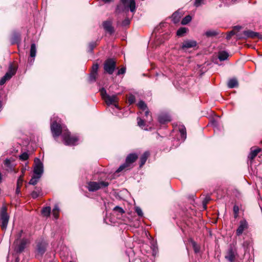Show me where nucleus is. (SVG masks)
<instances>
[{
    "mask_svg": "<svg viewBox=\"0 0 262 262\" xmlns=\"http://www.w3.org/2000/svg\"><path fill=\"white\" fill-rule=\"evenodd\" d=\"M27 240L26 239H22L19 244L17 245L15 247V250L17 253L22 252L26 248Z\"/></svg>",
    "mask_w": 262,
    "mask_h": 262,
    "instance_id": "nucleus-18",
    "label": "nucleus"
},
{
    "mask_svg": "<svg viewBox=\"0 0 262 262\" xmlns=\"http://www.w3.org/2000/svg\"><path fill=\"white\" fill-rule=\"evenodd\" d=\"M9 220V216L7 212V208L6 206H3L1 209V220L2 223L1 227L3 230L7 229Z\"/></svg>",
    "mask_w": 262,
    "mask_h": 262,
    "instance_id": "nucleus-7",
    "label": "nucleus"
},
{
    "mask_svg": "<svg viewBox=\"0 0 262 262\" xmlns=\"http://www.w3.org/2000/svg\"><path fill=\"white\" fill-rule=\"evenodd\" d=\"M35 165L34 168V174L35 176L41 177L43 173V164L38 158H35L34 160Z\"/></svg>",
    "mask_w": 262,
    "mask_h": 262,
    "instance_id": "nucleus-11",
    "label": "nucleus"
},
{
    "mask_svg": "<svg viewBox=\"0 0 262 262\" xmlns=\"http://www.w3.org/2000/svg\"><path fill=\"white\" fill-rule=\"evenodd\" d=\"M236 252L232 248H230L225 257L230 262H234L235 258Z\"/></svg>",
    "mask_w": 262,
    "mask_h": 262,
    "instance_id": "nucleus-20",
    "label": "nucleus"
},
{
    "mask_svg": "<svg viewBox=\"0 0 262 262\" xmlns=\"http://www.w3.org/2000/svg\"><path fill=\"white\" fill-rule=\"evenodd\" d=\"M11 43L15 44L18 43L20 40V35L18 32H14L11 37Z\"/></svg>",
    "mask_w": 262,
    "mask_h": 262,
    "instance_id": "nucleus-26",
    "label": "nucleus"
},
{
    "mask_svg": "<svg viewBox=\"0 0 262 262\" xmlns=\"http://www.w3.org/2000/svg\"><path fill=\"white\" fill-rule=\"evenodd\" d=\"M99 92H100L102 99L107 105H114L115 107L119 108V106L117 104L119 98H118L117 94L112 95L108 94L104 87L100 88L99 89Z\"/></svg>",
    "mask_w": 262,
    "mask_h": 262,
    "instance_id": "nucleus-1",
    "label": "nucleus"
},
{
    "mask_svg": "<svg viewBox=\"0 0 262 262\" xmlns=\"http://www.w3.org/2000/svg\"><path fill=\"white\" fill-rule=\"evenodd\" d=\"M40 178V176L34 175L30 180L29 184L33 185H36Z\"/></svg>",
    "mask_w": 262,
    "mask_h": 262,
    "instance_id": "nucleus-30",
    "label": "nucleus"
},
{
    "mask_svg": "<svg viewBox=\"0 0 262 262\" xmlns=\"http://www.w3.org/2000/svg\"><path fill=\"white\" fill-rule=\"evenodd\" d=\"M118 85L117 83H113L108 89V91L109 93L114 92V89L116 88Z\"/></svg>",
    "mask_w": 262,
    "mask_h": 262,
    "instance_id": "nucleus-46",
    "label": "nucleus"
},
{
    "mask_svg": "<svg viewBox=\"0 0 262 262\" xmlns=\"http://www.w3.org/2000/svg\"><path fill=\"white\" fill-rule=\"evenodd\" d=\"M53 212V215H54V217L57 219L58 217V212L57 211H52Z\"/></svg>",
    "mask_w": 262,
    "mask_h": 262,
    "instance_id": "nucleus-55",
    "label": "nucleus"
},
{
    "mask_svg": "<svg viewBox=\"0 0 262 262\" xmlns=\"http://www.w3.org/2000/svg\"><path fill=\"white\" fill-rule=\"evenodd\" d=\"M135 97L133 95H130L128 97V102L129 104H132L135 102Z\"/></svg>",
    "mask_w": 262,
    "mask_h": 262,
    "instance_id": "nucleus-41",
    "label": "nucleus"
},
{
    "mask_svg": "<svg viewBox=\"0 0 262 262\" xmlns=\"http://www.w3.org/2000/svg\"><path fill=\"white\" fill-rule=\"evenodd\" d=\"M191 16L190 15H186L185 16L181 21V24L183 25L188 24L191 20Z\"/></svg>",
    "mask_w": 262,
    "mask_h": 262,
    "instance_id": "nucleus-34",
    "label": "nucleus"
},
{
    "mask_svg": "<svg viewBox=\"0 0 262 262\" xmlns=\"http://www.w3.org/2000/svg\"><path fill=\"white\" fill-rule=\"evenodd\" d=\"M51 213V208L50 207H44L42 210V213L44 216H48Z\"/></svg>",
    "mask_w": 262,
    "mask_h": 262,
    "instance_id": "nucleus-37",
    "label": "nucleus"
},
{
    "mask_svg": "<svg viewBox=\"0 0 262 262\" xmlns=\"http://www.w3.org/2000/svg\"><path fill=\"white\" fill-rule=\"evenodd\" d=\"M97 42L96 41H92L89 43L88 45V52L89 53H92L94 49L96 47Z\"/></svg>",
    "mask_w": 262,
    "mask_h": 262,
    "instance_id": "nucleus-33",
    "label": "nucleus"
},
{
    "mask_svg": "<svg viewBox=\"0 0 262 262\" xmlns=\"http://www.w3.org/2000/svg\"><path fill=\"white\" fill-rule=\"evenodd\" d=\"M145 111V116H146V117L147 118L146 119H148V116L149 115V112L148 110V108H147L146 110L144 111Z\"/></svg>",
    "mask_w": 262,
    "mask_h": 262,
    "instance_id": "nucleus-57",
    "label": "nucleus"
},
{
    "mask_svg": "<svg viewBox=\"0 0 262 262\" xmlns=\"http://www.w3.org/2000/svg\"><path fill=\"white\" fill-rule=\"evenodd\" d=\"M29 158V155L27 152H24L19 156V159L23 161L27 160Z\"/></svg>",
    "mask_w": 262,
    "mask_h": 262,
    "instance_id": "nucleus-43",
    "label": "nucleus"
},
{
    "mask_svg": "<svg viewBox=\"0 0 262 262\" xmlns=\"http://www.w3.org/2000/svg\"><path fill=\"white\" fill-rule=\"evenodd\" d=\"M121 3L124 5H126V4H127V0H121Z\"/></svg>",
    "mask_w": 262,
    "mask_h": 262,
    "instance_id": "nucleus-58",
    "label": "nucleus"
},
{
    "mask_svg": "<svg viewBox=\"0 0 262 262\" xmlns=\"http://www.w3.org/2000/svg\"><path fill=\"white\" fill-rule=\"evenodd\" d=\"M99 65L98 63H95L93 64L91 69V72L89 76V80L91 81H94L96 80V78L98 75V70L99 69Z\"/></svg>",
    "mask_w": 262,
    "mask_h": 262,
    "instance_id": "nucleus-12",
    "label": "nucleus"
},
{
    "mask_svg": "<svg viewBox=\"0 0 262 262\" xmlns=\"http://www.w3.org/2000/svg\"><path fill=\"white\" fill-rule=\"evenodd\" d=\"M103 27L104 30L112 35L115 32V29L112 26V23L110 20H106L102 23Z\"/></svg>",
    "mask_w": 262,
    "mask_h": 262,
    "instance_id": "nucleus-15",
    "label": "nucleus"
},
{
    "mask_svg": "<svg viewBox=\"0 0 262 262\" xmlns=\"http://www.w3.org/2000/svg\"><path fill=\"white\" fill-rule=\"evenodd\" d=\"M204 0H195L194 3V6L196 7H198L201 6V4Z\"/></svg>",
    "mask_w": 262,
    "mask_h": 262,
    "instance_id": "nucleus-50",
    "label": "nucleus"
},
{
    "mask_svg": "<svg viewBox=\"0 0 262 262\" xmlns=\"http://www.w3.org/2000/svg\"><path fill=\"white\" fill-rule=\"evenodd\" d=\"M197 42L194 40H185L182 43L181 48L182 49H189L195 47L197 46Z\"/></svg>",
    "mask_w": 262,
    "mask_h": 262,
    "instance_id": "nucleus-16",
    "label": "nucleus"
},
{
    "mask_svg": "<svg viewBox=\"0 0 262 262\" xmlns=\"http://www.w3.org/2000/svg\"><path fill=\"white\" fill-rule=\"evenodd\" d=\"M232 1L235 2V1H236V0H232Z\"/></svg>",
    "mask_w": 262,
    "mask_h": 262,
    "instance_id": "nucleus-62",
    "label": "nucleus"
},
{
    "mask_svg": "<svg viewBox=\"0 0 262 262\" xmlns=\"http://www.w3.org/2000/svg\"><path fill=\"white\" fill-rule=\"evenodd\" d=\"M3 168L6 171L9 172H12L14 170L13 166L11 163V161L10 159H6L4 162Z\"/></svg>",
    "mask_w": 262,
    "mask_h": 262,
    "instance_id": "nucleus-19",
    "label": "nucleus"
},
{
    "mask_svg": "<svg viewBox=\"0 0 262 262\" xmlns=\"http://www.w3.org/2000/svg\"><path fill=\"white\" fill-rule=\"evenodd\" d=\"M17 71V68L12 63H10L8 71L5 75L1 78L0 82H6L10 80L11 78L15 74Z\"/></svg>",
    "mask_w": 262,
    "mask_h": 262,
    "instance_id": "nucleus-8",
    "label": "nucleus"
},
{
    "mask_svg": "<svg viewBox=\"0 0 262 262\" xmlns=\"http://www.w3.org/2000/svg\"><path fill=\"white\" fill-rule=\"evenodd\" d=\"M62 137L67 145H74L78 140L76 137H71L68 131L63 133Z\"/></svg>",
    "mask_w": 262,
    "mask_h": 262,
    "instance_id": "nucleus-10",
    "label": "nucleus"
},
{
    "mask_svg": "<svg viewBox=\"0 0 262 262\" xmlns=\"http://www.w3.org/2000/svg\"><path fill=\"white\" fill-rule=\"evenodd\" d=\"M105 3H109L111 0H103Z\"/></svg>",
    "mask_w": 262,
    "mask_h": 262,
    "instance_id": "nucleus-60",
    "label": "nucleus"
},
{
    "mask_svg": "<svg viewBox=\"0 0 262 262\" xmlns=\"http://www.w3.org/2000/svg\"><path fill=\"white\" fill-rule=\"evenodd\" d=\"M158 121L161 124H165L171 121V117L167 113H161L158 116Z\"/></svg>",
    "mask_w": 262,
    "mask_h": 262,
    "instance_id": "nucleus-17",
    "label": "nucleus"
},
{
    "mask_svg": "<svg viewBox=\"0 0 262 262\" xmlns=\"http://www.w3.org/2000/svg\"><path fill=\"white\" fill-rule=\"evenodd\" d=\"M181 17V13L178 11H177L172 14L171 16V19L174 24H177L179 22Z\"/></svg>",
    "mask_w": 262,
    "mask_h": 262,
    "instance_id": "nucleus-23",
    "label": "nucleus"
},
{
    "mask_svg": "<svg viewBox=\"0 0 262 262\" xmlns=\"http://www.w3.org/2000/svg\"><path fill=\"white\" fill-rule=\"evenodd\" d=\"M51 130L54 139L58 137L62 132L63 133L67 132L64 127H62L61 125L58 124L56 121H54L51 123Z\"/></svg>",
    "mask_w": 262,
    "mask_h": 262,
    "instance_id": "nucleus-4",
    "label": "nucleus"
},
{
    "mask_svg": "<svg viewBox=\"0 0 262 262\" xmlns=\"http://www.w3.org/2000/svg\"><path fill=\"white\" fill-rule=\"evenodd\" d=\"M127 8H129L132 12H135L136 11V3L135 0H130L129 5L127 6ZM126 10V7L122 4L118 5L115 10L116 13L120 14Z\"/></svg>",
    "mask_w": 262,
    "mask_h": 262,
    "instance_id": "nucleus-6",
    "label": "nucleus"
},
{
    "mask_svg": "<svg viewBox=\"0 0 262 262\" xmlns=\"http://www.w3.org/2000/svg\"><path fill=\"white\" fill-rule=\"evenodd\" d=\"M174 86L177 89L180 90L179 89L182 88V87L184 86L185 85V83H175Z\"/></svg>",
    "mask_w": 262,
    "mask_h": 262,
    "instance_id": "nucleus-48",
    "label": "nucleus"
},
{
    "mask_svg": "<svg viewBox=\"0 0 262 262\" xmlns=\"http://www.w3.org/2000/svg\"><path fill=\"white\" fill-rule=\"evenodd\" d=\"M23 175H21L19 177V178L17 179L16 186L21 187L23 184Z\"/></svg>",
    "mask_w": 262,
    "mask_h": 262,
    "instance_id": "nucleus-42",
    "label": "nucleus"
},
{
    "mask_svg": "<svg viewBox=\"0 0 262 262\" xmlns=\"http://www.w3.org/2000/svg\"><path fill=\"white\" fill-rule=\"evenodd\" d=\"M41 189L39 187H35V190L31 193V196L33 199H36L41 194Z\"/></svg>",
    "mask_w": 262,
    "mask_h": 262,
    "instance_id": "nucleus-29",
    "label": "nucleus"
},
{
    "mask_svg": "<svg viewBox=\"0 0 262 262\" xmlns=\"http://www.w3.org/2000/svg\"><path fill=\"white\" fill-rule=\"evenodd\" d=\"M179 131L181 134L182 138L184 139L186 138V129L184 125H182L179 127Z\"/></svg>",
    "mask_w": 262,
    "mask_h": 262,
    "instance_id": "nucleus-32",
    "label": "nucleus"
},
{
    "mask_svg": "<svg viewBox=\"0 0 262 262\" xmlns=\"http://www.w3.org/2000/svg\"><path fill=\"white\" fill-rule=\"evenodd\" d=\"M130 24V20L128 18H125L124 20L122 22V25L123 26H126Z\"/></svg>",
    "mask_w": 262,
    "mask_h": 262,
    "instance_id": "nucleus-51",
    "label": "nucleus"
},
{
    "mask_svg": "<svg viewBox=\"0 0 262 262\" xmlns=\"http://www.w3.org/2000/svg\"><path fill=\"white\" fill-rule=\"evenodd\" d=\"M116 68V61L114 58L106 59L103 63L104 73L112 75Z\"/></svg>",
    "mask_w": 262,
    "mask_h": 262,
    "instance_id": "nucleus-2",
    "label": "nucleus"
},
{
    "mask_svg": "<svg viewBox=\"0 0 262 262\" xmlns=\"http://www.w3.org/2000/svg\"><path fill=\"white\" fill-rule=\"evenodd\" d=\"M138 156L135 153L129 154L125 160V162L120 166V167L116 170V172H119L123 169L129 168L131 165L135 162L138 159Z\"/></svg>",
    "mask_w": 262,
    "mask_h": 262,
    "instance_id": "nucleus-3",
    "label": "nucleus"
},
{
    "mask_svg": "<svg viewBox=\"0 0 262 262\" xmlns=\"http://www.w3.org/2000/svg\"><path fill=\"white\" fill-rule=\"evenodd\" d=\"M20 186H17L16 189V194H19L20 193Z\"/></svg>",
    "mask_w": 262,
    "mask_h": 262,
    "instance_id": "nucleus-54",
    "label": "nucleus"
},
{
    "mask_svg": "<svg viewBox=\"0 0 262 262\" xmlns=\"http://www.w3.org/2000/svg\"><path fill=\"white\" fill-rule=\"evenodd\" d=\"M149 155V153L148 151H145L143 153V154L141 156L140 159V167H142L144 164L145 163L147 158Z\"/></svg>",
    "mask_w": 262,
    "mask_h": 262,
    "instance_id": "nucleus-24",
    "label": "nucleus"
},
{
    "mask_svg": "<svg viewBox=\"0 0 262 262\" xmlns=\"http://www.w3.org/2000/svg\"><path fill=\"white\" fill-rule=\"evenodd\" d=\"M219 34V33L215 30H208L205 32V35L207 37H213Z\"/></svg>",
    "mask_w": 262,
    "mask_h": 262,
    "instance_id": "nucleus-35",
    "label": "nucleus"
},
{
    "mask_svg": "<svg viewBox=\"0 0 262 262\" xmlns=\"http://www.w3.org/2000/svg\"><path fill=\"white\" fill-rule=\"evenodd\" d=\"M238 86V83H227V88L229 89H233L234 88H237Z\"/></svg>",
    "mask_w": 262,
    "mask_h": 262,
    "instance_id": "nucleus-45",
    "label": "nucleus"
},
{
    "mask_svg": "<svg viewBox=\"0 0 262 262\" xmlns=\"http://www.w3.org/2000/svg\"><path fill=\"white\" fill-rule=\"evenodd\" d=\"M242 29V27L239 26H235L233 27V30L235 31H239Z\"/></svg>",
    "mask_w": 262,
    "mask_h": 262,
    "instance_id": "nucleus-53",
    "label": "nucleus"
},
{
    "mask_svg": "<svg viewBox=\"0 0 262 262\" xmlns=\"http://www.w3.org/2000/svg\"><path fill=\"white\" fill-rule=\"evenodd\" d=\"M211 200V198L209 195H207L206 196L204 200L203 201V208L206 209L207 208V204L208 203V202Z\"/></svg>",
    "mask_w": 262,
    "mask_h": 262,
    "instance_id": "nucleus-38",
    "label": "nucleus"
},
{
    "mask_svg": "<svg viewBox=\"0 0 262 262\" xmlns=\"http://www.w3.org/2000/svg\"><path fill=\"white\" fill-rule=\"evenodd\" d=\"M59 207H58V205H55L54 207V208H53V211H55L59 212Z\"/></svg>",
    "mask_w": 262,
    "mask_h": 262,
    "instance_id": "nucleus-56",
    "label": "nucleus"
},
{
    "mask_svg": "<svg viewBox=\"0 0 262 262\" xmlns=\"http://www.w3.org/2000/svg\"><path fill=\"white\" fill-rule=\"evenodd\" d=\"M237 38H261V35H260L258 33L254 32L251 30H245L243 32V35H241L240 34L236 35Z\"/></svg>",
    "mask_w": 262,
    "mask_h": 262,
    "instance_id": "nucleus-9",
    "label": "nucleus"
},
{
    "mask_svg": "<svg viewBox=\"0 0 262 262\" xmlns=\"http://www.w3.org/2000/svg\"><path fill=\"white\" fill-rule=\"evenodd\" d=\"M113 210L115 211L118 212L120 215H122L125 212L123 208L120 207L119 206H116L114 207Z\"/></svg>",
    "mask_w": 262,
    "mask_h": 262,
    "instance_id": "nucleus-39",
    "label": "nucleus"
},
{
    "mask_svg": "<svg viewBox=\"0 0 262 262\" xmlns=\"http://www.w3.org/2000/svg\"><path fill=\"white\" fill-rule=\"evenodd\" d=\"M2 182V174L0 171V183Z\"/></svg>",
    "mask_w": 262,
    "mask_h": 262,
    "instance_id": "nucleus-59",
    "label": "nucleus"
},
{
    "mask_svg": "<svg viewBox=\"0 0 262 262\" xmlns=\"http://www.w3.org/2000/svg\"><path fill=\"white\" fill-rule=\"evenodd\" d=\"M109 183L107 182L101 181L99 182H89L87 188L90 191H95L101 188L106 187Z\"/></svg>",
    "mask_w": 262,
    "mask_h": 262,
    "instance_id": "nucleus-5",
    "label": "nucleus"
},
{
    "mask_svg": "<svg viewBox=\"0 0 262 262\" xmlns=\"http://www.w3.org/2000/svg\"><path fill=\"white\" fill-rule=\"evenodd\" d=\"M138 106L140 109H141L142 111H145V110H147V108H148L146 104H145V103L143 101H142V100H140L138 102Z\"/></svg>",
    "mask_w": 262,
    "mask_h": 262,
    "instance_id": "nucleus-36",
    "label": "nucleus"
},
{
    "mask_svg": "<svg viewBox=\"0 0 262 262\" xmlns=\"http://www.w3.org/2000/svg\"><path fill=\"white\" fill-rule=\"evenodd\" d=\"M233 211L234 213V217H236L238 215V211H239V208L237 206L235 205L233 207Z\"/></svg>",
    "mask_w": 262,
    "mask_h": 262,
    "instance_id": "nucleus-49",
    "label": "nucleus"
},
{
    "mask_svg": "<svg viewBox=\"0 0 262 262\" xmlns=\"http://www.w3.org/2000/svg\"><path fill=\"white\" fill-rule=\"evenodd\" d=\"M36 45L34 43H33L31 45L30 55L31 57L34 58L36 56ZM34 59H32L33 61H34Z\"/></svg>",
    "mask_w": 262,
    "mask_h": 262,
    "instance_id": "nucleus-27",
    "label": "nucleus"
},
{
    "mask_svg": "<svg viewBox=\"0 0 262 262\" xmlns=\"http://www.w3.org/2000/svg\"><path fill=\"white\" fill-rule=\"evenodd\" d=\"M135 211L139 216L141 217L143 216V213L142 212L141 209L140 207H136L135 208Z\"/></svg>",
    "mask_w": 262,
    "mask_h": 262,
    "instance_id": "nucleus-47",
    "label": "nucleus"
},
{
    "mask_svg": "<svg viewBox=\"0 0 262 262\" xmlns=\"http://www.w3.org/2000/svg\"><path fill=\"white\" fill-rule=\"evenodd\" d=\"M69 262H72V261L70 260Z\"/></svg>",
    "mask_w": 262,
    "mask_h": 262,
    "instance_id": "nucleus-63",
    "label": "nucleus"
},
{
    "mask_svg": "<svg viewBox=\"0 0 262 262\" xmlns=\"http://www.w3.org/2000/svg\"><path fill=\"white\" fill-rule=\"evenodd\" d=\"M229 54L225 51H222L219 52L218 58L220 61H224L228 59Z\"/></svg>",
    "mask_w": 262,
    "mask_h": 262,
    "instance_id": "nucleus-25",
    "label": "nucleus"
},
{
    "mask_svg": "<svg viewBox=\"0 0 262 262\" xmlns=\"http://www.w3.org/2000/svg\"><path fill=\"white\" fill-rule=\"evenodd\" d=\"M260 151L261 149L260 148H256L254 149H253L252 148H251V151L248 156V158L251 160L254 159Z\"/></svg>",
    "mask_w": 262,
    "mask_h": 262,
    "instance_id": "nucleus-21",
    "label": "nucleus"
},
{
    "mask_svg": "<svg viewBox=\"0 0 262 262\" xmlns=\"http://www.w3.org/2000/svg\"><path fill=\"white\" fill-rule=\"evenodd\" d=\"M126 72V68L123 67H122L120 69L118 70L116 75L119 76L120 75L124 74Z\"/></svg>",
    "mask_w": 262,
    "mask_h": 262,
    "instance_id": "nucleus-40",
    "label": "nucleus"
},
{
    "mask_svg": "<svg viewBox=\"0 0 262 262\" xmlns=\"http://www.w3.org/2000/svg\"><path fill=\"white\" fill-rule=\"evenodd\" d=\"M152 120L151 116H150L149 119H142L140 117L137 118V121H138V125L141 127L142 129H144L145 130H147L146 128H144L145 126V121H148L150 122Z\"/></svg>",
    "mask_w": 262,
    "mask_h": 262,
    "instance_id": "nucleus-22",
    "label": "nucleus"
},
{
    "mask_svg": "<svg viewBox=\"0 0 262 262\" xmlns=\"http://www.w3.org/2000/svg\"><path fill=\"white\" fill-rule=\"evenodd\" d=\"M4 83H5L1 82V83H0V85H3V84H4Z\"/></svg>",
    "mask_w": 262,
    "mask_h": 262,
    "instance_id": "nucleus-61",
    "label": "nucleus"
},
{
    "mask_svg": "<svg viewBox=\"0 0 262 262\" xmlns=\"http://www.w3.org/2000/svg\"><path fill=\"white\" fill-rule=\"evenodd\" d=\"M235 34V31L233 30H232L229 31L228 33V34H227L226 38L227 40H230L231 39V38L232 37V36H233Z\"/></svg>",
    "mask_w": 262,
    "mask_h": 262,
    "instance_id": "nucleus-44",
    "label": "nucleus"
},
{
    "mask_svg": "<svg viewBox=\"0 0 262 262\" xmlns=\"http://www.w3.org/2000/svg\"><path fill=\"white\" fill-rule=\"evenodd\" d=\"M47 244L45 241L42 240L39 242L37 244L36 251L38 254L42 255L46 251Z\"/></svg>",
    "mask_w": 262,
    "mask_h": 262,
    "instance_id": "nucleus-14",
    "label": "nucleus"
},
{
    "mask_svg": "<svg viewBox=\"0 0 262 262\" xmlns=\"http://www.w3.org/2000/svg\"><path fill=\"white\" fill-rule=\"evenodd\" d=\"M188 30V28L186 27H181L177 30V35L179 37L183 36Z\"/></svg>",
    "mask_w": 262,
    "mask_h": 262,
    "instance_id": "nucleus-28",
    "label": "nucleus"
},
{
    "mask_svg": "<svg viewBox=\"0 0 262 262\" xmlns=\"http://www.w3.org/2000/svg\"><path fill=\"white\" fill-rule=\"evenodd\" d=\"M228 82H238V79L236 77H233L230 78Z\"/></svg>",
    "mask_w": 262,
    "mask_h": 262,
    "instance_id": "nucleus-52",
    "label": "nucleus"
},
{
    "mask_svg": "<svg viewBox=\"0 0 262 262\" xmlns=\"http://www.w3.org/2000/svg\"><path fill=\"white\" fill-rule=\"evenodd\" d=\"M190 242L192 244V247H193L194 252L195 253H199L200 252V246H199L197 245L196 243L195 242H194V241H193L192 239L190 240Z\"/></svg>",
    "mask_w": 262,
    "mask_h": 262,
    "instance_id": "nucleus-31",
    "label": "nucleus"
},
{
    "mask_svg": "<svg viewBox=\"0 0 262 262\" xmlns=\"http://www.w3.org/2000/svg\"><path fill=\"white\" fill-rule=\"evenodd\" d=\"M248 224L247 222L246 221V220L243 219V220H241L239 222V226L237 228L236 231V235L237 236L241 235L243 233V231L247 229L248 228Z\"/></svg>",
    "mask_w": 262,
    "mask_h": 262,
    "instance_id": "nucleus-13",
    "label": "nucleus"
}]
</instances>
